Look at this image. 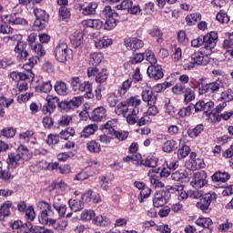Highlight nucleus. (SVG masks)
<instances>
[{
	"label": "nucleus",
	"instance_id": "3",
	"mask_svg": "<svg viewBox=\"0 0 233 233\" xmlns=\"http://www.w3.org/2000/svg\"><path fill=\"white\" fill-rule=\"evenodd\" d=\"M32 159V153L28 150L25 146H19L15 152H11L8 155L7 165L11 168H17L21 165H25V161Z\"/></svg>",
	"mask_w": 233,
	"mask_h": 233
},
{
	"label": "nucleus",
	"instance_id": "9",
	"mask_svg": "<svg viewBox=\"0 0 233 233\" xmlns=\"http://www.w3.org/2000/svg\"><path fill=\"white\" fill-rule=\"evenodd\" d=\"M55 57L58 63H66L72 50L68 48V45L65 42H60L55 47L54 50Z\"/></svg>",
	"mask_w": 233,
	"mask_h": 233
},
{
	"label": "nucleus",
	"instance_id": "1",
	"mask_svg": "<svg viewBox=\"0 0 233 233\" xmlns=\"http://www.w3.org/2000/svg\"><path fill=\"white\" fill-rule=\"evenodd\" d=\"M218 44V33L217 32H210L206 35H200L198 38H195L191 41V46L194 48H201L202 52L206 54V56H210L214 48H216V45Z\"/></svg>",
	"mask_w": 233,
	"mask_h": 233
},
{
	"label": "nucleus",
	"instance_id": "36",
	"mask_svg": "<svg viewBox=\"0 0 233 233\" xmlns=\"http://www.w3.org/2000/svg\"><path fill=\"white\" fill-rule=\"evenodd\" d=\"M97 3H89L86 7L82 9L83 15H96V10H97Z\"/></svg>",
	"mask_w": 233,
	"mask_h": 233
},
{
	"label": "nucleus",
	"instance_id": "10",
	"mask_svg": "<svg viewBox=\"0 0 233 233\" xmlns=\"http://www.w3.org/2000/svg\"><path fill=\"white\" fill-rule=\"evenodd\" d=\"M188 182L193 188H203L208 183V180H207V172L198 171L194 173L191 177H188Z\"/></svg>",
	"mask_w": 233,
	"mask_h": 233
},
{
	"label": "nucleus",
	"instance_id": "25",
	"mask_svg": "<svg viewBox=\"0 0 233 233\" xmlns=\"http://www.w3.org/2000/svg\"><path fill=\"white\" fill-rule=\"evenodd\" d=\"M98 127L96 124H90L86 126L80 133V137H90V136H94L96 132L98 130Z\"/></svg>",
	"mask_w": 233,
	"mask_h": 233
},
{
	"label": "nucleus",
	"instance_id": "38",
	"mask_svg": "<svg viewBox=\"0 0 233 233\" xmlns=\"http://www.w3.org/2000/svg\"><path fill=\"white\" fill-rule=\"evenodd\" d=\"M66 108H77V106H81L83 104V97L82 96H75L69 102H65Z\"/></svg>",
	"mask_w": 233,
	"mask_h": 233
},
{
	"label": "nucleus",
	"instance_id": "8",
	"mask_svg": "<svg viewBox=\"0 0 233 233\" xmlns=\"http://www.w3.org/2000/svg\"><path fill=\"white\" fill-rule=\"evenodd\" d=\"M31 49L33 50V52H35V54H36V56H29L26 58V60L22 61L23 63H25L24 65L25 68H26L27 66L29 67L28 70H30L31 68H34V66L37 65V62L39 61V57H43V56L46 54V52L45 51V48L43 47V45L41 44H35L34 46H31Z\"/></svg>",
	"mask_w": 233,
	"mask_h": 233
},
{
	"label": "nucleus",
	"instance_id": "43",
	"mask_svg": "<svg viewBox=\"0 0 233 233\" xmlns=\"http://www.w3.org/2000/svg\"><path fill=\"white\" fill-rule=\"evenodd\" d=\"M116 16H109L106 18V22L104 24L105 30H114L116 26H117V18Z\"/></svg>",
	"mask_w": 233,
	"mask_h": 233
},
{
	"label": "nucleus",
	"instance_id": "39",
	"mask_svg": "<svg viewBox=\"0 0 233 233\" xmlns=\"http://www.w3.org/2000/svg\"><path fill=\"white\" fill-rule=\"evenodd\" d=\"M68 205L73 212H79L85 208V205L81 200L69 199Z\"/></svg>",
	"mask_w": 233,
	"mask_h": 233
},
{
	"label": "nucleus",
	"instance_id": "6",
	"mask_svg": "<svg viewBox=\"0 0 233 233\" xmlns=\"http://www.w3.org/2000/svg\"><path fill=\"white\" fill-rule=\"evenodd\" d=\"M210 63V59L208 58V55L201 51L195 52L191 55V62L185 64L184 67L186 70H192L195 66H207Z\"/></svg>",
	"mask_w": 233,
	"mask_h": 233
},
{
	"label": "nucleus",
	"instance_id": "63",
	"mask_svg": "<svg viewBox=\"0 0 233 233\" xmlns=\"http://www.w3.org/2000/svg\"><path fill=\"white\" fill-rule=\"evenodd\" d=\"M132 6V2L130 0H124L119 5H116V10H128Z\"/></svg>",
	"mask_w": 233,
	"mask_h": 233
},
{
	"label": "nucleus",
	"instance_id": "2",
	"mask_svg": "<svg viewBox=\"0 0 233 233\" xmlns=\"http://www.w3.org/2000/svg\"><path fill=\"white\" fill-rule=\"evenodd\" d=\"M198 85H201L198 87L199 96H203V94H208L212 99H216V94L221 90V88H227L228 86V80L227 78L224 79H217L216 81L210 82L208 84H203V78L198 79Z\"/></svg>",
	"mask_w": 233,
	"mask_h": 233
},
{
	"label": "nucleus",
	"instance_id": "27",
	"mask_svg": "<svg viewBox=\"0 0 233 233\" xmlns=\"http://www.w3.org/2000/svg\"><path fill=\"white\" fill-rule=\"evenodd\" d=\"M145 44L139 38H130L128 42L126 43L127 48L128 50H139V48H143Z\"/></svg>",
	"mask_w": 233,
	"mask_h": 233
},
{
	"label": "nucleus",
	"instance_id": "37",
	"mask_svg": "<svg viewBox=\"0 0 233 233\" xmlns=\"http://www.w3.org/2000/svg\"><path fill=\"white\" fill-rule=\"evenodd\" d=\"M198 21H201V14L200 13H192L186 16V23L189 26H192V25H196V23H198Z\"/></svg>",
	"mask_w": 233,
	"mask_h": 233
},
{
	"label": "nucleus",
	"instance_id": "16",
	"mask_svg": "<svg viewBox=\"0 0 233 233\" xmlns=\"http://www.w3.org/2000/svg\"><path fill=\"white\" fill-rule=\"evenodd\" d=\"M10 227L12 230H16V233H28L32 228V224L30 222L24 224L21 220H15L14 222H10Z\"/></svg>",
	"mask_w": 233,
	"mask_h": 233
},
{
	"label": "nucleus",
	"instance_id": "55",
	"mask_svg": "<svg viewBox=\"0 0 233 233\" xmlns=\"http://www.w3.org/2000/svg\"><path fill=\"white\" fill-rule=\"evenodd\" d=\"M188 154H190V147L184 145L178 149L177 157L178 159H185Z\"/></svg>",
	"mask_w": 233,
	"mask_h": 233
},
{
	"label": "nucleus",
	"instance_id": "21",
	"mask_svg": "<svg viewBox=\"0 0 233 233\" xmlns=\"http://www.w3.org/2000/svg\"><path fill=\"white\" fill-rule=\"evenodd\" d=\"M105 117H106V109H105V107L103 106H98L95 108L91 113V119L93 121H103Z\"/></svg>",
	"mask_w": 233,
	"mask_h": 233
},
{
	"label": "nucleus",
	"instance_id": "44",
	"mask_svg": "<svg viewBox=\"0 0 233 233\" xmlns=\"http://www.w3.org/2000/svg\"><path fill=\"white\" fill-rule=\"evenodd\" d=\"M130 86H132V78L124 81L122 85L119 86V96H125L128 92V90H130Z\"/></svg>",
	"mask_w": 233,
	"mask_h": 233
},
{
	"label": "nucleus",
	"instance_id": "18",
	"mask_svg": "<svg viewBox=\"0 0 233 233\" xmlns=\"http://www.w3.org/2000/svg\"><path fill=\"white\" fill-rule=\"evenodd\" d=\"M189 157H190L191 170L205 168V160L203 159V157H198V155L195 152H192Z\"/></svg>",
	"mask_w": 233,
	"mask_h": 233
},
{
	"label": "nucleus",
	"instance_id": "59",
	"mask_svg": "<svg viewBox=\"0 0 233 233\" xmlns=\"http://www.w3.org/2000/svg\"><path fill=\"white\" fill-rule=\"evenodd\" d=\"M151 192H152V190L147 187L140 189V193L138 196L139 203H143V199H147V198H148V196H150Z\"/></svg>",
	"mask_w": 233,
	"mask_h": 233
},
{
	"label": "nucleus",
	"instance_id": "64",
	"mask_svg": "<svg viewBox=\"0 0 233 233\" xmlns=\"http://www.w3.org/2000/svg\"><path fill=\"white\" fill-rule=\"evenodd\" d=\"M1 136L4 137H14V136H15V129L13 127H5L1 131Z\"/></svg>",
	"mask_w": 233,
	"mask_h": 233
},
{
	"label": "nucleus",
	"instance_id": "5",
	"mask_svg": "<svg viewBox=\"0 0 233 233\" xmlns=\"http://www.w3.org/2000/svg\"><path fill=\"white\" fill-rule=\"evenodd\" d=\"M36 207L42 210L38 217L39 223H41V225H47V227H50L56 219L54 218L56 214L54 213V210H52V206H50L48 202L40 200L36 203Z\"/></svg>",
	"mask_w": 233,
	"mask_h": 233
},
{
	"label": "nucleus",
	"instance_id": "20",
	"mask_svg": "<svg viewBox=\"0 0 233 233\" xmlns=\"http://www.w3.org/2000/svg\"><path fill=\"white\" fill-rule=\"evenodd\" d=\"M97 35H99V33H95L93 35L95 46L98 50H101L102 48H107V46H110L112 45V39L110 38H97Z\"/></svg>",
	"mask_w": 233,
	"mask_h": 233
},
{
	"label": "nucleus",
	"instance_id": "24",
	"mask_svg": "<svg viewBox=\"0 0 233 233\" xmlns=\"http://www.w3.org/2000/svg\"><path fill=\"white\" fill-rule=\"evenodd\" d=\"M49 227H52L57 232H65V230H66V228L68 227V221L63 218H55L53 220V223Z\"/></svg>",
	"mask_w": 233,
	"mask_h": 233
},
{
	"label": "nucleus",
	"instance_id": "48",
	"mask_svg": "<svg viewBox=\"0 0 233 233\" xmlns=\"http://www.w3.org/2000/svg\"><path fill=\"white\" fill-rule=\"evenodd\" d=\"M187 88L184 84L177 83L172 87V92L175 96H183Z\"/></svg>",
	"mask_w": 233,
	"mask_h": 233
},
{
	"label": "nucleus",
	"instance_id": "57",
	"mask_svg": "<svg viewBox=\"0 0 233 233\" xmlns=\"http://www.w3.org/2000/svg\"><path fill=\"white\" fill-rule=\"evenodd\" d=\"M59 20L65 21V19H68L70 17V10L67 9L66 6H61L58 10Z\"/></svg>",
	"mask_w": 233,
	"mask_h": 233
},
{
	"label": "nucleus",
	"instance_id": "15",
	"mask_svg": "<svg viewBox=\"0 0 233 233\" xmlns=\"http://www.w3.org/2000/svg\"><path fill=\"white\" fill-rule=\"evenodd\" d=\"M126 105L128 106L130 114L134 116H139V106H141V99L136 96H131L126 101Z\"/></svg>",
	"mask_w": 233,
	"mask_h": 233
},
{
	"label": "nucleus",
	"instance_id": "58",
	"mask_svg": "<svg viewBox=\"0 0 233 233\" xmlns=\"http://www.w3.org/2000/svg\"><path fill=\"white\" fill-rule=\"evenodd\" d=\"M70 86L74 92H79V86H81V79H79V76H73L70 79Z\"/></svg>",
	"mask_w": 233,
	"mask_h": 233
},
{
	"label": "nucleus",
	"instance_id": "46",
	"mask_svg": "<svg viewBox=\"0 0 233 233\" xmlns=\"http://www.w3.org/2000/svg\"><path fill=\"white\" fill-rule=\"evenodd\" d=\"M95 225L98 227H109L110 225V218H103V216L99 215L94 218Z\"/></svg>",
	"mask_w": 233,
	"mask_h": 233
},
{
	"label": "nucleus",
	"instance_id": "52",
	"mask_svg": "<svg viewBox=\"0 0 233 233\" xmlns=\"http://www.w3.org/2000/svg\"><path fill=\"white\" fill-rule=\"evenodd\" d=\"M221 101H224V103H230V101H233V91L232 89H227L226 91L222 92L220 95Z\"/></svg>",
	"mask_w": 233,
	"mask_h": 233
},
{
	"label": "nucleus",
	"instance_id": "45",
	"mask_svg": "<svg viewBox=\"0 0 233 233\" xmlns=\"http://www.w3.org/2000/svg\"><path fill=\"white\" fill-rule=\"evenodd\" d=\"M196 225L203 227V228H212V219L210 218H198L196 221Z\"/></svg>",
	"mask_w": 233,
	"mask_h": 233
},
{
	"label": "nucleus",
	"instance_id": "41",
	"mask_svg": "<svg viewBox=\"0 0 233 233\" xmlns=\"http://www.w3.org/2000/svg\"><path fill=\"white\" fill-rule=\"evenodd\" d=\"M86 148L92 154H99L101 152V145L95 140L87 142Z\"/></svg>",
	"mask_w": 233,
	"mask_h": 233
},
{
	"label": "nucleus",
	"instance_id": "7",
	"mask_svg": "<svg viewBox=\"0 0 233 233\" xmlns=\"http://www.w3.org/2000/svg\"><path fill=\"white\" fill-rule=\"evenodd\" d=\"M157 170L151 169L148 172L149 181L154 188H165V184L159 181V177H168L170 176V169L168 167H163L160 172Z\"/></svg>",
	"mask_w": 233,
	"mask_h": 233
},
{
	"label": "nucleus",
	"instance_id": "19",
	"mask_svg": "<svg viewBox=\"0 0 233 233\" xmlns=\"http://www.w3.org/2000/svg\"><path fill=\"white\" fill-rule=\"evenodd\" d=\"M141 96L143 101L147 103V105H156V101H157V97L154 95L150 87L144 89L141 93Z\"/></svg>",
	"mask_w": 233,
	"mask_h": 233
},
{
	"label": "nucleus",
	"instance_id": "42",
	"mask_svg": "<svg viewBox=\"0 0 233 233\" xmlns=\"http://www.w3.org/2000/svg\"><path fill=\"white\" fill-rule=\"evenodd\" d=\"M12 202L6 201L0 208V216H3V218H8V216H10V211L12 210Z\"/></svg>",
	"mask_w": 233,
	"mask_h": 233
},
{
	"label": "nucleus",
	"instance_id": "17",
	"mask_svg": "<svg viewBox=\"0 0 233 233\" xmlns=\"http://www.w3.org/2000/svg\"><path fill=\"white\" fill-rule=\"evenodd\" d=\"M167 202L168 198H167V191L159 190L155 194L153 205L157 208H159V207H165V205H167Z\"/></svg>",
	"mask_w": 233,
	"mask_h": 233
},
{
	"label": "nucleus",
	"instance_id": "22",
	"mask_svg": "<svg viewBox=\"0 0 233 233\" xmlns=\"http://www.w3.org/2000/svg\"><path fill=\"white\" fill-rule=\"evenodd\" d=\"M116 127H117V119L108 120L106 124L102 125L100 129L105 131V134L114 136L116 134Z\"/></svg>",
	"mask_w": 233,
	"mask_h": 233
},
{
	"label": "nucleus",
	"instance_id": "11",
	"mask_svg": "<svg viewBox=\"0 0 233 233\" xmlns=\"http://www.w3.org/2000/svg\"><path fill=\"white\" fill-rule=\"evenodd\" d=\"M218 198L216 193L208 192L206 193L202 198L197 203V208L202 210V212L208 214L210 212V203Z\"/></svg>",
	"mask_w": 233,
	"mask_h": 233
},
{
	"label": "nucleus",
	"instance_id": "53",
	"mask_svg": "<svg viewBox=\"0 0 233 233\" xmlns=\"http://www.w3.org/2000/svg\"><path fill=\"white\" fill-rule=\"evenodd\" d=\"M203 130H204L203 125L199 124L195 128L189 129L187 131V134L189 137L194 138V137H198V136H199L203 132Z\"/></svg>",
	"mask_w": 233,
	"mask_h": 233
},
{
	"label": "nucleus",
	"instance_id": "34",
	"mask_svg": "<svg viewBox=\"0 0 233 233\" xmlns=\"http://www.w3.org/2000/svg\"><path fill=\"white\" fill-rule=\"evenodd\" d=\"M35 136V131L34 129H28L25 132L19 134V140L22 143H30V140Z\"/></svg>",
	"mask_w": 233,
	"mask_h": 233
},
{
	"label": "nucleus",
	"instance_id": "54",
	"mask_svg": "<svg viewBox=\"0 0 233 233\" xmlns=\"http://www.w3.org/2000/svg\"><path fill=\"white\" fill-rule=\"evenodd\" d=\"M216 19H217V21H218V23H221L222 25L223 24H227V23H228L230 21V17L223 10H220L217 14Z\"/></svg>",
	"mask_w": 233,
	"mask_h": 233
},
{
	"label": "nucleus",
	"instance_id": "12",
	"mask_svg": "<svg viewBox=\"0 0 233 233\" xmlns=\"http://www.w3.org/2000/svg\"><path fill=\"white\" fill-rule=\"evenodd\" d=\"M64 199L62 195H57L54 198L53 208L58 212L60 218H65V214H66V205L63 203Z\"/></svg>",
	"mask_w": 233,
	"mask_h": 233
},
{
	"label": "nucleus",
	"instance_id": "51",
	"mask_svg": "<svg viewBox=\"0 0 233 233\" xmlns=\"http://www.w3.org/2000/svg\"><path fill=\"white\" fill-rule=\"evenodd\" d=\"M108 78V71L106 69H102L101 71H98L96 75V83H105L106 79Z\"/></svg>",
	"mask_w": 233,
	"mask_h": 233
},
{
	"label": "nucleus",
	"instance_id": "35",
	"mask_svg": "<svg viewBox=\"0 0 233 233\" xmlns=\"http://www.w3.org/2000/svg\"><path fill=\"white\" fill-rule=\"evenodd\" d=\"M147 33L149 34V35H151V37H155L157 39V43H158L159 45L163 43V33L158 27H153L149 29Z\"/></svg>",
	"mask_w": 233,
	"mask_h": 233
},
{
	"label": "nucleus",
	"instance_id": "14",
	"mask_svg": "<svg viewBox=\"0 0 233 233\" xmlns=\"http://www.w3.org/2000/svg\"><path fill=\"white\" fill-rule=\"evenodd\" d=\"M147 72L150 79H155V81L163 79V67L160 65L149 66Z\"/></svg>",
	"mask_w": 233,
	"mask_h": 233
},
{
	"label": "nucleus",
	"instance_id": "26",
	"mask_svg": "<svg viewBox=\"0 0 233 233\" xmlns=\"http://www.w3.org/2000/svg\"><path fill=\"white\" fill-rule=\"evenodd\" d=\"M171 179L180 183H188V173L187 171H175L171 174Z\"/></svg>",
	"mask_w": 233,
	"mask_h": 233
},
{
	"label": "nucleus",
	"instance_id": "60",
	"mask_svg": "<svg viewBox=\"0 0 233 233\" xmlns=\"http://www.w3.org/2000/svg\"><path fill=\"white\" fill-rule=\"evenodd\" d=\"M39 90L45 94H48V92L52 90V82H50V80L42 82L39 86Z\"/></svg>",
	"mask_w": 233,
	"mask_h": 233
},
{
	"label": "nucleus",
	"instance_id": "49",
	"mask_svg": "<svg viewBox=\"0 0 233 233\" xmlns=\"http://www.w3.org/2000/svg\"><path fill=\"white\" fill-rule=\"evenodd\" d=\"M194 99H196V93H194V90L190 89V87H187L186 92H184V102L186 104L192 103Z\"/></svg>",
	"mask_w": 233,
	"mask_h": 233
},
{
	"label": "nucleus",
	"instance_id": "23",
	"mask_svg": "<svg viewBox=\"0 0 233 233\" xmlns=\"http://www.w3.org/2000/svg\"><path fill=\"white\" fill-rule=\"evenodd\" d=\"M92 90H93L92 83L88 81H85L82 84H80L78 92L85 94L87 99H92V97H94V94H92Z\"/></svg>",
	"mask_w": 233,
	"mask_h": 233
},
{
	"label": "nucleus",
	"instance_id": "31",
	"mask_svg": "<svg viewBox=\"0 0 233 233\" xmlns=\"http://www.w3.org/2000/svg\"><path fill=\"white\" fill-rule=\"evenodd\" d=\"M83 32L78 31V33H75L70 36V41L75 48H78L81 45H83Z\"/></svg>",
	"mask_w": 233,
	"mask_h": 233
},
{
	"label": "nucleus",
	"instance_id": "40",
	"mask_svg": "<svg viewBox=\"0 0 233 233\" xmlns=\"http://www.w3.org/2000/svg\"><path fill=\"white\" fill-rule=\"evenodd\" d=\"M177 142H176V140H167L162 146L163 152L167 153L174 152V150H177Z\"/></svg>",
	"mask_w": 233,
	"mask_h": 233
},
{
	"label": "nucleus",
	"instance_id": "29",
	"mask_svg": "<svg viewBox=\"0 0 233 233\" xmlns=\"http://www.w3.org/2000/svg\"><path fill=\"white\" fill-rule=\"evenodd\" d=\"M82 25L86 26L87 28H96V30H99L100 28H103V22L99 19H87L82 21Z\"/></svg>",
	"mask_w": 233,
	"mask_h": 233
},
{
	"label": "nucleus",
	"instance_id": "32",
	"mask_svg": "<svg viewBox=\"0 0 233 233\" xmlns=\"http://www.w3.org/2000/svg\"><path fill=\"white\" fill-rule=\"evenodd\" d=\"M129 112L130 110L126 101L119 103L115 108V114H116V116H123V117H127V114Z\"/></svg>",
	"mask_w": 233,
	"mask_h": 233
},
{
	"label": "nucleus",
	"instance_id": "30",
	"mask_svg": "<svg viewBox=\"0 0 233 233\" xmlns=\"http://www.w3.org/2000/svg\"><path fill=\"white\" fill-rule=\"evenodd\" d=\"M55 92L58 96H68V86L63 81H57L55 84Z\"/></svg>",
	"mask_w": 233,
	"mask_h": 233
},
{
	"label": "nucleus",
	"instance_id": "50",
	"mask_svg": "<svg viewBox=\"0 0 233 233\" xmlns=\"http://www.w3.org/2000/svg\"><path fill=\"white\" fill-rule=\"evenodd\" d=\"M34 14H35V16L37 19H41L43 23H46V21H48V15L46 14V10L35 8L34 10Z\"/></svg>",
	"mask_w": 233,
	"mask_h": 233
},
{
	"label": "nucleus",
	"instance_id": "28",
	"mask_svg": "<svg viewBox=\"0 0 233 233\" xmlns=\"http://www.w3.org/2000/svg\"><path fill=\"white\" fill-rule=\"evenodd\" d=\"M46 101H47V105L51 106V110H54L56 106L63 108V106L65 107V105H66L65 102L60 103L59 98L52 95H48L46 98Z\"/></svg>",
	"mask_w": 233,
	"mask_h": 233
},
{
	"label": "nucleus",
	"instance_id": "56",
	"mask_svg": "<svg viewBox=\"0 0 233 233\" xmlns=\"http://www.w3.org/2000/svg\"><path fill=\"white\" fill-rule=\"evenodd\" d=\"M146 59L150 63L151 66L157 65V58L156 57V55L151 50H146L145 52Z\"/></svg>",
	"mask_w": 233,
	"mask_h": 233
},
{
	"label": "nucleus",
	"instance_id": "47",
	"mask_svg": "<svg viewBox=\"0 0 233 233\" xmlns=\"http://www.w3.org/2000/svg\"><path fill=\"white\" fill-rule=\"evenodd\" d=\"M101 61H103V54L93 53L90 56L89 63L93 65V66H97V65L101 64Z\"/></svg>",
	"mask_w": 233,
	"mask_h": 233
},
{
	"label": "nucleus",
	"instance_id": "61",
	"mask_svg": "<svg viewBox=\"0 0 233 233\" xmlns=\"http://www.w3.org/2000/svg\"><path fill=\"white\" fill-rule=\"evenodd\" d=\"M8 19L12 25H26V20L21 17H15V15H11Z\"/></svg>",
	"mask_w": 233,
	"mask_h": 233
},
{
	"label": "nucleus",
	"instance_id": "13",
	"mask_svg": "<svg viewBox=\"0 0 233 233\" xmlns=\"http://www.w3.org/2000/svg\"><path fill=\"white\" fill-rule=\"evenodd\" d=\"M193 108H195V112H204L206 116H208V112L214 108V102H212V100H209L208 102L199 100L193 106Z\"/></svg>",
	"mask_w": 233,
	"mask_h": 233
},
{
	"label": "nucleus",
	"instance_id": "33",
	"mask_svg": "<svg viewBox=\"0 0 233 233\" xmlns=\"http://www.w3.org/2000/svg\"><path fill=\"white\" fill-rule=\"evenodd\" d=\"M213 181L227 183L230 179V175L228 172L218 171L212 176Z\"/></svg>",
	"mask_w": 233,
	"mask_h": 233
},
{
	"label": "nucleus",
	"instance_id": "4",
	"mask_svg": "<svg viewBox=\"0 0 233 233\" xmlns=\"http://www.w3.org/2000/svg\"><path fill=\"white\" fill-rule=\"evenodd\" d=\"M23 36L21 35H14L11 36L5 37V43H16L15 47V53L18 61H26L28 59V51L26 50V44L23 41Z\"/></svg>",
	"mask_w": 233,
	"mask_h": 233
},
{
	"label": "nucleus",
	"instance_id": "62",
	"mask_svg": "<svg viewBox=\"0 0 233 233\" xmlns=\"http://www.w3.org/2000/svg\"><path fill=\"white\" fill-rule=\"evenodd\" d=\"M206 116H208V121L209 123H219V121H221V117L218 113H212L209 111Z\"/></svg>",
	"mask_w": 233,
	"mask_h": 233
}]
</instances>
